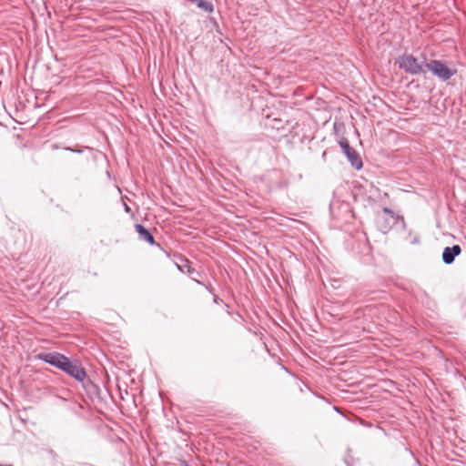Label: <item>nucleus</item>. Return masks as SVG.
Returning <instances> with one entry per match:
<instances>
[{
  "mask_svg": "<svg viewBox=\"0 0 466 466\" xmlns=\"http://www.w3.org/2000/svg\"><path fill=\"white\" fill-rule=\"evenodd\" d=\"M322 157H326V152H324V153L322 154Z\"/></svg>",
  "mask_w": 466,
  "mask_h": 466,
  "instance_id": "6ab92c4d",
  "label": "nucleus"
},
{
  "mask_svg": "<svg viewBox=\"0 0 466 466\" xmlns=\"http://www.w3.org/2000/svg\"><path fill=\"white\" fill-rule=\"evenodd\" d=\"M419 242V238L415 237L412 240H410L411 244H417Z\"/></svg>",
  "mask_w": 466,
  "mask_h": 466,
  "instance_id": "4468645a",
  "label": "nucleus"
},
{
  "mask_svg": "<svg viewBox=\"0 0 466 466\" xmlns=\"http://www.w3.org/2000/svg\"><path fill=\"white\" fill-rule=\"evenodd\" d=\"M339 145L342 152L344 153V155L346 156V157L351 164V166L355 169L360 170L363 166L362 160H361L360 155L356 152V150L350 147L348 139L345 137H342L339 141Z\"/></svg>",
  "mask_w": 466,
  "mask_h": 466,
  "instance_id": "20e7f679",
  "label": "nucleus"
},
{
  "mask_svg": "<svg viewBox=\"0 0 466 466\" xmlns=\"http://www.w3.org/2000/svg\"><path fill=\"white\" fill-rule=\"evenodd\" d=\"M65 149L76 154H81L83 152L81 149H76L69 147H66Z\"/></svg>",
  "mask_w": 466,
  "mask_h": 466,
  "instance_id": "1a4fd4ad",
  "label": "nucleus"
},
{
  "mask_svg": "<svg viewBox=\"0 0 466 466\" xmlns=\"http://www.w3.org/2000/svg\"><path fill=\"white\" fill-rule=\"evenodd\" d=\"M135 229L138 234L140 239L146 241L151 246L160 247L159 244L156 243L152 233L145 226H143L142 224H136Z\"/></svg>",
  "mask_w": 466,
  "mask_h": 466,
  "instance_id": "423d86ee",
  "label": "nucleus"
},
{
  "mask_svg": "<svg viewBox=\"0 0 466 466\" xmlns=\"http://www.w3.org/2000/svg\"><path fill=\"white\" fill-rule=\"evenodd\" d=\"M124 205V209L127 213H130L131 212V208H129V206L127 204H126L125 202L123 203Z\"/></svg>",
  "mask_w": 466,
  "mask_h": 466,
  "instance_id": "9d476101",
  "label": "nucleus"
},
{
  "mask_svg": "<svg viewBox=\"0 0 466 466\" xmlns=\"http://www.w3.org/2000/svg\"><path fill=\"white\" fill-rule=\"evenodd\" d=\"M461 253V248L459 245L446 247L442 252V261L446 265L453 263L456 257Z\"/></svg>",
  "mask_w": 466,
  "mask_h": 466,
  "instance_id": "39448f33",
  "label": "nucleus"
},
{
  "mask_svg": "<svg viewBox=\"0 0 466 466\" xmlns=\"http://www.w3.org/2000/svg\"><path fill=\"white\" fill-rule=\"evenodd\" d=\"M345 463L347 464V466H351L350 461L348 458L345 459Z\"/></svg>",
  "mask_w": 466,
  "mask_h": 466,
  "instance_id": "dca6fc26",
  "label": "nucleus"
},
{
  "mask_svg": "<svg viewBox=\"0 0 466 466\" xmlns=\"http://www.w3.org/2000/svg\"><path fill=\"white\" fill-rule=\"evenodd\" d=\"M195 281H196L198 285H202V282H201V281L197 280V279H196Z\"/></svg>",
  "mask_w": 466,
  "mask_h": 466,
  "instance_id": "a211bd4d",
  "label": "nucleus"
},
{
  "mask_svg": "<svg viewBox=\"0 0 466 466\" xmlns=\"http://www.w3.org/2000/svg\"><path fill=\"white\" fill-rule=\"evenodd\" d=\"M36 359L61 370L80 382L84 388L92 384L81 363L77 360H71L62 353L56 351L40 352L36 355Z\"/></svg>",
  "mask_w": 466,
  "mask_h": 466,
  "instance_id": "f257e3e1",
  "label": "nucleus"
},
{
  "mask_svg": "<svg viewBox=\"0 0 466 466\" xmlns=\"http://www.w3.org/2000/svg\"><path fill=\"white\" fill-rule=\"evenodd\" d=\"M179 464L180 466H189L185 460H179Z\"/></svg>",
  "mask_w": 466,
  "mask_h": 466,
  "instance_id": "9b49d317",
  "label": "nucleus"
},
{
  "mask_svg": "<svg viewBox=\"0 0 466 466\" xmlns=\"http://www.w3.org/2000/svg\"><path fill=\"white\" fill-rule=\"evenodd\" d=\"M397 64L400 69L410 75L417 76L426 74L427 59L424 55L422 56V60L419 61L413 55L404 54L399 56Z\"/></svg>",
  "mask_w": 466,
  "mask_h": 466,
  "instance_id": "f03ea898",
  "label": "nucleus"
},
{
  "mask_svg": "<svg viewBox=\"0 0 466 466\" xmlns=\"http://www.w3.org/2000/svg\"><path fill=\"white\" fill-rule=\"evenodd\" d=\"M400 219H401V222H402V224H403V227H405V221H404V218H400Z\"/></svg>",
  "mask_w": 466,
  "mask_h": 466,
  "instance_id": "f3484780",
  "label": "nucleus"
},
{
  "mask_svg": "<svg viewBox=\"0 0 466 466\" xmlns=\"http://www.w3.org/2000/svg\"><path fill=\"white\" fill-rule=\"evenodd\" d=\"M192 3H196L198 7L204 10L207 13H212L214 11V5L211 2L207 0H192Z\"/></svg>",
  "mask_w": 466,
  "mask_h": 466,
  "instance_id": "0eeeda50",
  "label": "nucleus"
},
{
  "mask_svg": "<svg viewBox=\"0 0 466 466\" xmlns=\"http://www.w3.org/2000/svg\"><path fill=\"white\" fill-rule=\"evenodd\" d=\"M382 211L385 213V214H388L390 215V217L394 218L395 216V213L392 209H390V208H383Z\"/></svg>",
  "mask_w": 466,
  "mask_h": 466,
  "instance_id": "6e6552de",
  "label": "nucleus"
},
{
  "mask_svg": "<svg viewBox=\"0 0 466 466\" xmlns=\"http://www.w3.org/2000/svg\"><path fill=\"white\" fill-rule=\"evenodd\" d=\"M177 268H178L179 271L185 272V268H186L185 266H180V265L177 264Z\"/></svg>",
  "mask_w": 466,
  "mask_h": 466,
  "instance_id": "f8f14e48",
  "label": "nucleus"
},
{
  "mask_svg": "<svg viewBox=\"0 0 466 466\" xmlns=\"http://www.w3.org/2000/svg\"><path fill=\"white\" fill-rule=\"evenodd\" d=\"M185 267H187V273H188V274H191V273H193V272L195 271V269H194V268H190L189 266H187V265H185Z\"/></svg>",
  "mask_w": 466,
  "mask_h": 466,
  "instance_id": "ddd939ff",
  "label": "nucleus"
},
{
  "mask_svg": "<svg viewBox=\"0 0 466 466\" xmlns=\"http://www.w3.org/2000/svg\"><path fill=\"white\" fill-rule=\"evenodd\" d=\"M218 301H221V299H219L218 297L215 296L214 297V302L215 303H218Z\"/></svg>",
  "mask_w": 466,
  "mask_h": 466,
  "instance_id": "2eb2a0df",
  "label": "nucleus"
},
{
  "mask_svg": "<svg viewBox=\"0 0 466 466\" xmlns=\"http://www.w3.org/2000/svg\"><path fill=\"white\" fill-rule=\"evenodd\" d=\"M427 71H431L433 76L443 82L448 81L456 74L455 69H451L445 62L437 59H431L430 61H427L426 72Z\"/></svg>",
  "mask_w": 466,
  "mask_h": 466,
  "instance_id": "7ed1b4c3",
  "label": "nucleus"
}]
</instances>
